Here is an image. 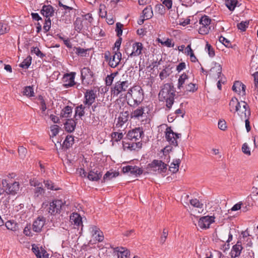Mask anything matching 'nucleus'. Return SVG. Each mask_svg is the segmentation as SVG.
<instances>
[{
    "instance_id": "nucleus-1",
    "label": "nucleus",
    "mask_w": 258,
    "mask_h": 258,
    "mask_svg": "<svg viewBox=\"0 0 258 258\" xmlns=\"http://www.w3.org/2000/svg\"><path fill=\"white\" fill-rule=\"evenodd\" d=\"M175 90L172 83L165 84L159 93V98L160 101H165L166 106L169 110L171 108L174 102Z\"/></svg>"
},
{
    "instance_id": "nucleus-2",
    "label": "nucleus",
    "mask_w": 258,
    "mask_h": 258,
    "mask_svg": "<svg viewBox=\"0 0 258 258\" xmlns=\"http://www.w3.org/2000/svg\"><path fill=\"white\" fill-rule=\"evenodd\" d=\"M66 202L60 200H54L49 203V207L47 209L48 213L51 215L60 214L62 211L65 210ZM68 205H67V206Z\"/></svg>"
},
{
    "instance_id": "nucleus-3",
    "label": "nucleus",
    "mask_w": 258,
    "mask_h": 258,
    "mask_svg": "<svg viewBox=\"0 0 258 258\" xmlns=\"http://www.w3.org/2000/svg\"><path fill=\"white\" fill-rule=\"evenodd\" d=\"M81 79L84 85H92L95 80L94 74L88 67L82 69Z\"/></svg>"
},
{
    "instance_id": "nucleus-4",
    "label": "nucleus",
    "mask_w": 258,
    "mask_h": 258,
    "mask_svg": "<svg viewBox=\"0 0 258 258\" xmlns=\"http://www.w3.org/2000/svg\"><path fill=\"white\" fill-rule=\"evenodd\" d=\"M167 164L163 162L162 160L154 159L147 166V172L151 170L154 171H158L159 173H165L167 170Z\"/></svg>"
},
{
    "instance_id": "nucleus-5",
    "label": "nucleus",
    "mask_w": 258,
    "mask_h": 258,
    "mask_svg": "<svg viewBox=\"0 0 258 258\" xmlns=\"http://www.w3.org/2000/svg\"><path fill=\"white\" fill-rule=\"evenodd\" d=\"M130 83L128 81L116 82L112 87L111 88V95L114 96H117L122 92L127 90V88Z\"/></svg>"
},
{
    "instance_id": "nucleus-6",
    "label": "nucleus",
    "mask_w": 258,
    "mask_h": 258,
    "mask_svg": "<svg viewBox=\"0 0 258 258\" xmlns=\"http://www.w3.org/2000/svg\"><path fill=\"white\" fill-rule=\"evenodd\" d=\"M134 93L132 97L134 100V104L130 105L135 108L138 106L144 99V91L140 86H135Z\"/></svg>"
},
{
    "instance_id": "nucleus-7",
    "label": "nucleus",
    "mask_w": 258,
    "mask_h": 258,
    "mask_svg": "<svg viewBox=\"0 0 258 258\" xmlns=\"http://www.w3.org/2000/svg\"><path fill=\"white\" fill-rule=\"evenodd\" d=\"M144 135L143 128L140 127H136L132 130H130L127 133L126 137L123 139V140H135V141L139 140L142 135Z\"/></svg>"
},
{
    "instance_id": "nucleus-8",
    "label": "nucleus",
    "mask_w": 258,
    "mask_h": 258,
    "mask_svg": "<svg viewBox=\"0 0 258 258\" xmlns=\"http://www.w3.org/2000/svg\"><path fill=\"white\" fill-rule=\"evenodd\" d=\"M243 104L242 107L244 109V111L241 112V114H240L239 112H238V114L241 116V117L242 118L243 114L244 116L245 123V127L247 132H249L251 130V126L250 125V122L249 120V118L250 115V110L249 106L245 101L242 102Z\"/></svg>"
},
{
    "instance_id": "nucleus-9",
    "label": "nucleus",
    "mask_w": 258,
    "mask_h": 258,
    "mask_svg": "<svg viewBox=\"0 0 258 258\" xmlns=\"http://www.w3.org/2000/svg\"><path fill=\"white\" fill-rule=\"evenodd\" d=\"M76 76L75 72H71L70 73L65 74L62 78V81L63 83V86L65 88H68L74 86L76 84L75 82V78Z\"/></svg>"
},
{
    "instance_id": "nucleus-10",
    "label": "nucleus",
    "mask_w": 258,
    "mask_h": 258,
    "mask_svg": "<svg viewBox=\"0 0 258 258\" xmlns=\"http://www.w3.org/2000/svg\"><path fill=\"white\" fill-rule=\"evenodd\" d=\"M215 217L213 216H203L200 218L198 222V225L201 229H208L210 225L215 222Z\"/></svg>"
},
{
    "instance_id": "nucleus-11",
    "label": "nucleus",
    "mask_w": 258,
    "mask_h": 258,
    "mask_svg": "<svg viewBox=\"0 0 258 258\" xmlns=\"http://www.w3.org/2000/svg\"><path fill=\"white\" fill-rule=\"evenodd\" d=\"M46 222V219L43 216H38L33 222L32 225V229L33 231L40 233L41 232Z\"/></svg>"
},
{
    "instance_id": "nucleus-12",
    "label": "nucleus",
    "mask_w": 258,
    "mask_h": 258,
    "mask_svg": "<svg viewBox=\"0 0 258 258\" xmlns=\"http://www.w3.org/2000/svg\"><path fill=\"white\" fill-rule=\"evenodd\" d=\"M96 97V94L93 90H87L84 95V104L87 106L88 108H90L95 101Z\"/></svg>"
},
{
    "instance_id": "nucleus-13",
    "label": "nucleus",
    "mask_w": 258,
    "mask_h": 258,
    "mask_svg": "<svg viewBox=\"0 0 258 258\" xmlns=\"http://www.w3.org/2000/svg\"><path fill=\"white\" fill-rule=\"evenodd\" d=\"M122 171L124 173L130 172L131 175L136 176H140L143 173V170L137 166L127 165L122 168Z\"/></svg>"
},
{
    "instance_id": "nucleus-14",
    "label": "nucleus",
    "mask_w": 258,
    "mask_h": 258,
    "mask_svg": "<svg viewBox=\"0 0 258 258\" xmlns=\"http://www.w3.org/2000/svg\"><path fill=\"white\" fill-rule=\"evenodd\" d=\"M54 13V8L50 5H44L40 10V14L47 19L53 16Z\"/></svg>"
},
{
    "instance_id": "nucleus-15",
    "label": "nucleus",
    "mask_w": 258,
    "mask_h": 258,
    "mask_svg": "<svg viewBox=\"0 0 258 258\" xmlns=\"http://www.w3.org/2000/svg\"><path fill=\"white\" fill-rule=\"evenodd\" d=\"M145 106H138V108L133 110L130 114L131 118L139 119L140 117H147L145 111Z\"/></svg>"
},
{
    "instance_id": "nucleus-16",
    "label": "nucleus",
    "mask_w": 258,
    "mask_h": 258,
    "mask_svg": "<svg viewBox=\"0 0 258 258\" xmlns=\"http://www.w3.org/2000/svg\"><path fill=\"white\" fill-rule=\"evenodd\" d=\"M143 44L141 42H135L133 44V50L132 52L128 55V57L133 56H139L142 53Z\"/></svg>"
},
{
    "instance_id": "nucleus-17",
    "label": "nucleus",
    "mask_w": 258,
    "mask_h": 258,
    "mask_svg": "<svg viewBox=\"0 0 258 258\" xmlns=\"http://www.w3.org/2000/svg\"><path fill=\"white\" fill-rule=\"evenodd\" d=\"M114 252L116 253L118 257L127 258L130 255V251L123 247H116L114 248Z\"/></svg>"
},
{
    "instance_id": "nucleus-18",
    "label": "nucleus",
    "mask_w": 258,
    "mask_h": 258,
    "mask_svg": "<svg viewBox=\"0 0 258 258\" xmlns=\"http://www.w3.org/2000/svg\"><path fill=\"white\" fill-rule=\"evenodd\" d=\"M102 176V172L98 171L96 169H93L89 171L87 177L91 181H98Z\"/></svg>"
},
{
    "instance_id": "nucleus-19",
    "label": "nucleus",
    "mask_w": 258,
    "mask_h": 258,
    "mask_svg": "<svg viewBox=\"0 0 258 258\" xmlns=\"http://www.w3.org/2000/svg\"><path fill=\"white\" fill-rule=\"evenodd\" d=\"M20 188V184L18 182L15 181L10 183L8 188H6V192L8 195H15L17 193Z\"/></svg>"
},
{
    "instance_id": "nucleus-20",
    "label": "nucleus",
    "mask_w": 258,
    "mask_h": 258,
    "mask_svg": "<svg viewBox=\"0 0 258 258\" xmlns=\"http://www.w3.org/2000/svg\"><path fill=\"white\" fill-rule=\"evenodd\" d=\"M61 141H58L57 143H59L61 144ZM74 143V136L72 135H68L64 141L63 142V143L62 144H60V145L62 146V148H65L66 149H69L70 148L72 145Z\"/></svg>"
},
{
    "instance_id": "nucleus-21",
    "label": "nucleus",
    "mask_w": 258,
    "mask_h": 258,
    "mask_svg": "<svg viewBox=\"0 0 258 258\" xmlns=\"http://www.w3.org/2000/svg\"><path fill=\"white\" fill-rule=\"evenodd\" d=\"M65 130L68 133L73 132L76 128L77 122L73 119H67L64 123Z\"/></svg>"
},
{
    "instance_id": "nucleus-22",
    "label": "nucleus",
    "mask_w": 258,
    "mask_h": 258,
    "mask_svg": "<svg viewBox=\"0 0 258 258\" xmlns=\"http://www.w3.org/2000/svg\"><path fill=\"white\" fill-rule=\"evenodd\" d=\"M120 115L118 117V122L116 124V126L118 127L126 123L128 121L129 116L130 115L128 111L121 112L120 113Z\"/></svg>"
},
{
    "instance_id": "nucleus-23",
    "label": "nucleus",
    "mask_w": 258,
    "mask_h": 258,
    "mask_svg": "<svg viewBox=\"0 0 258 258\" xmlns=\"http://www.w3.org/2000/svg\"><path fill=\"white\" fill-rule=\"evenodd\" d=\"M243 247L241 244H235L232 246L230 253L232 257H236L240 255L242 250Z\"/></svg>"
},
{
    "instance_id": "nucleus-24",
    "label": "nucleus",
    "mask_w": 258,
    "mask_h": 258,
    "mask_svg": "<svg viewBox=\"0 0 258 258\" xmlns=\"http://www.w3.org/2000/svg\"><path fill=\"white\" fill-rule=\"evenodd\" d=\"M70 220L74 225L79 227L82 225V218L80 214L75 213H73L70 216Z\"/></svg>"
},
{
    "instance_id": "nucleus-25",
    "label": "nucleus",
    "mask_w": 258,
    "mask_h": 258,
    "mask_svg": "<svg viewBox=\"0 0 258 258\" xmlns=\"http://www.w3.org/2000/svg\"><path fill=\"white\" fill-rule=\"evenodd\" d=\"M213 63L214 66L210 70V73L214 75V73L216 72L218 78H219L222 74V66L216 62H213Z\"/></svg>"
},
{
    "instance_id": "nucleus-26",
    "label": "nucleus",
    "mask_w": 258,
    "mask_h": 258,
    "mask_svg": "<svg viewBox=\"0 0 258 258\" xmlns=\"http://www.w3.org/2000/svg\"><path fill=\"white\" fill-rule=\"evenodd\" d=\"M73 108L70 106H65L61 111L60 117L61 118L70 117L72 113Z\"/></svg>"
},
{
    "instance_id": "nucleus-27",
    "label": "nucleus",
    "mask_w": 258,
    "mask_h": 258,
    "mask_svg": "<svg viewBox=\"0 0 258 258\" xmlns=\"http://www.w3.org/2000/svg\"><path fill=\"white\" fill-rule=\"evenodd\" d=\"M119 175V173L118 171L110 172L108 171L103 176L101 182H105L106 180H111L113 177H116Z\"/></svg>"
},
{
    "instance_id": "nucleus-28",
    "label": "nucleus",
    "mask_w": 258,
    "mask_h": 258,
    "mask_svg": "<svg viewBox=\"0 0 258 258\" xmlns=\"http://www.w3.org/2000/svg\"><path fill=\"white\" fill-rule=\"evenodd\" d=\"M198 89L197 85L196 84H194L192 83H190L188 84H186L184 87L183 89L184 90L183 94H187L188 92H195Z\"/></svg>"
},
{
    "instance_id": "nucleus-29",
    "label": "nucleus",
    "mask_w": 258,
    "mask_h": 258,
    "mask_svg": "<svg viewBox=\"0 0 258 258\" xmlns=\"http://www.w3.org/2000/svg\"><path fill=\"white\" fill-rule=\"evenodd\" d=\"M188 79V76L185 73H183L179 76L178 80L177 89L178 90H181L184 88L183 85L185 84V82Z\"/></svg>"
},
{
    "instance_id": "nucleus-30",
    "label": "nucleus",
    "mask_w": 258,
    "mask_h": 258,
    "mask_svg": "<svg viewBox=\"0 0 258 258\" xmlns=\"http://www.w3.org/2000/svg\"><path fill=\"white\" fill-rule=\"evenodd\" d=\"M87 107L88 108L87 106L83 104H81L77 106L75 108V117H76L77 115H78L80 118H81L82 116H84L85 113V109Z\"/></svg>"
},
{
    "instance_id": "nucleus-31",
    "label": "nucleus",
    "mask_w": 258,
    "mask_h": 258,
    "mask_svg": "<svg viewBox=\"0 0 258 258\" xmlns=\"http://www.w3.org/2000/svg\"><path fill=\"white\" fill-rule=\"evenodd\" d=\"M180 162L181 161L179 159H176L173 160V161L171 163L169 167L170 171L173 173H176L178 171Z\"/></svg>"
},
{
    "instance_id": "nucleus-32",
    "label": "nucleus",
    "mask_w": 258,
    "mask_h": 258,
    "mask_svg": "<svg viewBox=\"0 0 258 258\" xmlns=\"http://www.w3.org/2000/svg\"><path fill=\"white\" fill-rule=\"evenodd\" d=\"M143 17L146 20L151 18L153 16L152 8L151 6H148L145 8L143 11Z\"/></svg>"
},
{
    "instance_id": "nucleus-33",
    "label": "nucleus",
    "mask_w": 258,
    "mask_h": 258,
    "mask_svg": "<svg viewBox=\"0 0 258 258\" xmlns=\"http://www.w3.org/2000/svg\"><path fill=\"white\" fill-rule=\"evenodd\" d=\"M92 229V233L93 235H96L95 238L96 240H97L99 242L102 241L104 239L102 232L98 230L96 226L93 227Z\"/></svg>"
},
{
    "instance_id": "nucleus-34",
    "label": "nucleus",
    "mask_w": 258,
    "mask_h": 258,
    "mask_svg": "<svg viewBox=\"0 0 258 258\" xmlns=\"http://www.w3.org/2000/svg\"><path fill=\"white\" fill-rule=\"evenodd\" d=\"M75 30L80 33L83 28V21L81 18L77 17L74 23Z\"/></svg>"
},
{
    "instance_id": "nucleus-35",
    "label": "nucleus",
    "mask_w": 258,
    "mask_h": 258,
    "mask_svg": "<svg viewBox=\"0 0 258 258\" xmlns=\"http://www.w3.org/2000/svg\"><path fill=\"white\" fill-rule=\"evenodd\" d=\"M43 182L45 185V187L48 189L52 190H58L60 189L59 187L55 185L54 183L50 180H44Z\"/></svg>"
},
{
    "instance_id": "nucleus-36",
    "label": "nucleus",
    "mask_w": 258,
    "mask_h": 258,
    "mask_svg": "<svg viewBox=\"0 0 258 258\" xmlns=\"http://www.w3.org/2000/svg\"><path fill=\"white\" fill-rule=\"evenodd\" d=\"M140 144V142L136 143L133 142L132 143H130L128 141L126 140H123L122 141V146L124 148V150L125 148H127L128 149H130L131 150H135V148L138 146V145Z\"/></svg>"
},
{
    "instance_id": "nucleus-37",
    "label": "nucleus",
    "mask_w": 258,
    "mask_h": 258,
    "mask_svg": "<svg viewBox=\"0 0 258 258\" xmlns=\"http://www.w3.org/2000/svg\"><path fill=\"white\" fill-rule=\"evenodd\" d=\"M74 50L76 49V53L82 57H87L88 56L89 54L87 53L88 51L90 50V49H84L81 47H74Z\"/></svg>"
},
{
    "instance_id": "nucleus-38",
    "label": "nucleus",
    "mask_w": 258,
    "mask_h": 258,
    "mask_svg": "<svg viewBox=\"0 0 258 258\" xmlns=\"http://www.w3.org/2000/svg\"><path fill=\"white\" fill-rule=\"evenodd\" d=\"M226 7L230 11L234 10L235 7L237 6V0H225Z\"/></svg>"
},
{
    "instance_id": "nucleus-39",
    "label": "nucleus",
    "mask_w": 258,
    "mask_h": 258,
    "mask_svg": "<svg viewBox=\"0 0 258 258\" xmlns=\"http://www.w3.org/2000/svg\"><path fill=\"white\" fill-rule=\"evenodd\" d=\"M185 52L187 55H189L190 57V60L192 62H195L198 61V59L196 56L195 55L194 51L191 48L190 44L188 45L185 48Z\"/></svg>"
},
{
    "instance_id": "nucleus-40",
    "label": "nucleus",
    "mask_w": 258,
    "mask_h": 258,
    "mask_svg": "<svg viewBox=\"0 0 258 258\" xmlns=\"http://www.w3.org/2000/svg\"><path fill=\"white\" fill-rule=\"evenodd\" d=\"M23 94L28 97H34V92L33 87L30 86L25 87L23 91Z\"/></svg>"
},
{
    "instance_id": "nucleus-41",
    "label": "nucleus",
    "mask_w": 258,
    "mask_h": 258,
    "mask_svg": "<svg viewBox=\"0 0 258 258\" xmlns=\"http://www.w3.org/2000/svg\"><path fill=\"white\" fill-rule=\"evenodd\" d=\"M32 61V57L31 56L29 55L26 58H25L23 62H22L20 64L19 67L24 68V69H28Z\"/></svg>"
},
{
    "instance_id": "nucleus-42",
    "label": "nucleus",
    "mask_w": 258,
    "mask_h": 258,
    "mask_svg": "<svg viewBox=\"0 0 258 258\" xmlns=\"http://www.w3.org/2000/svg\"><path fill=\"white\" fill-rule=\"evenodd\" d=\"M45 189L43 187V185L39 186L35 188L34 189V197L36 198L39 197L40 196L42 195L45 193Z\"/></svg>"
},
{
    "instance_id": "nucleus-43",
    "label": "nucleus",
    "mask_w": 258,
    "mask_h": 258,
    "mask_svg": "<svg viewBox=\"0 0 258 258\" xmlns=\"http://www.w3.org/2000/svg\"><path fill=\"white\" fill-rule=\"evenodd\" d=\"M211 22V19L209 16L204 15L201 17L200 20V24L203 26L209 27Z\"/></svg>"
},
{
    "instance_id": "nucleus-44",
    "label": "nucleus",
    "mask_w": 258,
    "mask_h": 258,
    "mask_svg": "<svg viewBox=\"0 0 258 258\" xmlns=\"http://www.w3.org/2000/svg\"><path fill=\"white\" fill-rule=\"evenodd\" d=\"M171 134H165V138L170 145L175 147L178 145L177 141L175 140L174 136H171Z\"/></svg>"
},
{
    "instance_id": "nucleus-45",
    "label": "nucleus",
    "mask_w": 258,
    "mask_h": 258,
    "mask_svg": "<svg viewBox=\"0 0 258 258\" xmlns=\"http://www.w3.org/2000/svg\"><path fill=\"white\" fill-rule=\"evenodd\" d=\"M111 137L112 140L117 142L123 139V135L122 133L113 132L111 134Z\"/></svg>"
},
{
    "instance_id": "nucleus-46",
    "label": "nucleus",
    "mask_w": 258,
    "mask_h": 258,
    "mask_svg": "<svg viewBox=\"0 0 258 258\" xmlns=\"http://www.w3.org/2000/svg\"><path fill=\"white\" fill-rule=\"evenodd\" d=\"M159 43H161L162 45L166 46L168 47H173L174 45V43H172V40L171 39L167 38L166 40L163 41L160 38L157 39Z\"/></svg>"
},
{
    "instance_id": "nucleus-47",
    "label": "nucleus",
    "mask_w": 258,
    "mask_h": 258,
    "mask_svg": "<svg viewBox=\"0 0 258 258\" xmlns=\"http://www.w3.org/2000/svg\"><path fill=\"white\" fill-rule=\"evenodd\" d=\"M219 43H222L225 47L227 48H232V45L230 42V41L225 38L224 37L221 36L219 38Z\"/></svg>"
},
{
    "instance_id": "nucleus-48",
    "label": "nucleus",
    "mask_w": 258,
    "mask_h": 258,
    "mask_svg": "<svg viewBox=\"0 0 258 258\" xmlns=\"http://www.w3.org/2000/svg\"><path fill=\"white\" fill-rule=\"evenodd\" d=\"M155 11L161 15H164L166 13L165 6L161 4H157L155 7Z\"/></svg>"
},
{
    "instance_id": "nucleus-49",
    "label": "nucleus",
    "mask_w": 258,
    "mask_h": 258,
    "mask_svg": "<svg viewBox=\"0 0 258 258\" xmlns=\"http://www.w3.org/2000/svg\"><path fill=\"white\" fill-rule=\"evenodd\" d=\"M123 27V25L120 22L116 23L115 32L118 37H120L122 35Z\"/></svg>"
},
{
    "instance_id": "nucleus-50",
    "label": "nucleus",
    "mask_w": 258,
    "mask_h": 258,
    "mask_svg": "<svg viewBox=\"0 0 258 258\" xmlns=\"http://www.w3.org/2000/svg\"><path fill=\"white\" fill-rule=\"evenodd\" d=\"M51 21L50 18H45V22L44 23L43 26V30L44 33H47L48 32L51 28Z\"/></svg>"
},
{
    "instance_id": "nucleus-51",
    "label": "nucleus",
    "mask_w": 258,
    "mask_h": 258,
    "mask_svg": "<svg viewBox=\"0 0 258 258\" xmlns=\"http://www.w3.org/2000/svg\"><path fill=\"white\" fill-rule=\"evenodd\" d=\"M238 99L236 97H233L231 99L229 106V110L231 112H233L234 108L236 107Z\"/></svg>"
},
{
    "instance_id": "nucleus-52",
    "label": "nucleus",
    "mask_w": 258,
    "mask_h": 258,
    "mask_svg": "<svg viewBox=\"0 0 258 258\" xmlns=\"http://www.w3.org/2000/svg\"><path fill=\"white\" fill-rule=\"evenodd\" d=\"M31 53H35L37 56L43 58L45 54L43 53L37 47H32L31 49Z\"/></svg>"
},
{
    "instance_id": "nucleus-53",
    "label": "nucleus",
    "mask_w": 258,
    "mask_h": 258,
    "mask_svg": "<svg viewBox=\"0 0 258 258\" xmlns=\"http://www.w3.org/2000/svg\"><path fill=\"white\" fill-rule=\"evenodd\" d=\"M10 28L7 24L0 22V35L9 32Z\"/></svg>"
},
{
    "instance_id": "nucleus-54",
    "label": "nucleus",
    "mask_w": 258,
    "mask_h": 258,
    "mask_svg": "<svg viewBox=\"0 0 258 258\" xmlns=\"http://www.w3.org/2000/svg\"><path fill=\"white\" fill-rule=\"evenodd\" d=\"M6 227L8 229L15 231L16 229L17 223L14 221H8L5 223Z\"/></svg>"
},
{
    "instance_id": "nucleus-55",
    "label": "nucleus",
    "mask_w": 258,
    "mask_h": 258,
    "mask_svg": "<svg viewBox=\"0 0 258 258\" xmlns=\"http://www.w3.org/2000/svg\"><path fill=\"white\" fill-rule=\"evenodd\" d=\"M242 84V83L240 81H235L232 86V90L235 92H240Z\"/></svg>"
},
{
    "instance_id": "nucleus-56",
    "label": "nucleus",
    "mask_w": 258,
    "mask_h": 258,
    "mask_svg": "<svg viewBox=\"0 0 258 258\" xmlns=\"http://www.w3.org/2000/svg\"><path fill=\"white\" fill-rule=\"evenodd\" d=\"M170 73L168 72V67H166L159 74V77L161 80L167 78L170 75Z\"/></svg>"
},
{
    "instance_id": "nucleus-57",
    "label": "nucleus",
    "mask_w": 258,
    "mask_h": 258,
    "mask_svg": "<svg viewBox=\"0 0 258 258\" xmlns=\"http://www.w3.org/2000/svg\"><path fill=\"white\" fill-rule=\"evenodd\" d=\"M206 49L207 50L209 55L210 57H213L215 56V50H214V48L211 46V45L209 44L208 42L207 43L206 45Z\"/></svg>"
},
{
    "instance_id": "nucleus-58",
    "label": "nucleus",
    "mask_w": 258,
    "mask_h": 258,
    "mask_svg": "<svg viewBox=\"0 0 258 258\" xmlns=\"http://www.w3.org/2000/svg\"><path fill=\"white\" fill-rule=\"evenodd\" d=\"M248 22L246 21H242L237 24V27L238 29L241 30L242 31H245L246 28L248 27Z\"/></svg>"
},
{
    "instance_id": "nucleus-59",
    "label": "nucleus",
    "mask_w": 258,
    "mask_h": 258,
    "mask_svg": "<svg viewBox=\"0 0 258 258\" xmlns=\"http://www.w3.org/2000/svg\"><path fill=\"white\" fill-rule=\"evenodd\" d=\"M210 29V27L202 25L199 28V33L202 35H206L209 32Z\"/></svg>"
},
{
    "instance_id": "nucleus-60",
    "label": "nucleus",
    "mask_w": 258,
    "mask_h": 258,
    "mask_svg": "<svg viewBox=\"0 0 258 258\" xmlns=\"http://www.w3.org/2000/svg\"><path fill=\"white\" fill-rule=\"evenodd\" d=\"M190 204L195 207L202 208H203V204L201 203L197 199H191L190 200Z\"/></svg>"
},
{
    "instance_id": "nucleus-61",
    "label": "nucleus",
    "mask_w": 258,
    "mask_h": 258,
    "mask_svg": "<svg viewBox=\"0 0 258 258\" xmlns=\"http://www.w3.org/2000/svg\"><path fill=\"white\" fill-rule=\"evenodd\" d=\"M119 62L117 60L116 57L115 55L112 56L111 61H109V66L112 68H114L116 67Z\"/></svg>"
},
{
    "instance_id": "nucleus-62",
    "label": "nucleus",
    "mask_w": 258,
    "mask_h": 258,
    "mask_svg": "<svg viewBox=\"0 0 258 258\" xmlns=\"http://www.w3.org/2000/svg\"><path fill=\"white\" fill-rule=\"evenodd\" d=\"M59 127L57 125H52L50 127V130L52 133V137L56 136L59 132Z\"/></svg>"
},
{
    "instance_id": "nucleus-63",
    "label": "nucleus",
    "mask_w": 258,
    "mask_h": 258,
    "mask_svg": "<svg viewBox=\"0 0 258 258\" xmlns=\"http://www.w3.org/2000/svg\"><path fill=\"white\" fill-rule=\"evenodd\" d=\"M18 151L19 156L21 157V158H23L25 157L26 154L27 153L26 148H24L23 146H21L18 148Z\"/></svg>"
},
{
    "instance_id": "nucleus-64",
    "label": "nucleus",
    "mask_w": 258,
    "mask_h": 258,
    "mask_svg": "<svg viewBox=\"0 0 258 258\" xmlns=\"http://www.w3.org/2000/svg\"><path fill=\"white\" fill-rule=\"evenodd\" d=\"M32 228L31 226V224H29V225L27 224V226L25 227V228L24 229L23 233L24 234L28 236H32L33 233L31 231V229Z\"/></svg>"
}]
</instances>
